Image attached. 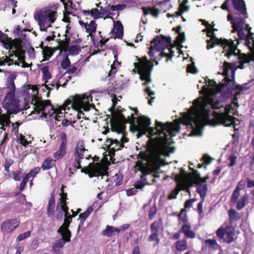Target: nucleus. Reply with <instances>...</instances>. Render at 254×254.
<instances>
[{"mask_svg": "<svg viewBox=\"0 0 254 254\" xmlns=\"http://www.w3.org/2000/svg\"><path fill=\"white\" fill-rule=\"evenodd\" d=\"M157 128L161 127L163 136H158L155 138H151L148 142L147 152H140L138 158L143 161L145 167H160V157L162 155L169 156L170 153L175 150L173 147H169L172 143V137L175 136L176 133L180 130V126L172 123L163 124L161 122H156Z\"/></svg>", "mask_w": 254, "mask_h": 254, "instance_id": "nucleus-1", "label": "nucleus"}, {"mask_svg": "<svg viewBox=\"0 0 254 254\" xmlns=\"http://www.w3.org/2000/svg\"><path fill=\"white\" fill-rule=\"evenodd\" d=\"M222 107L223 103L215 100L212 97L198 98L193 101V106L185 113L184 118L185 124L191 126L193 128L194 126L200 127L203 120L210 123V108L216 110Z\"/></svg>", "mask_w": 254, "mask_h": 254, "instance_id": "nucleus-2", "label": "nucleus"}, {"mask_svg": "<svg viewBox=\"0 0 254 254\" xmlns=\"http://www.w3.org/2000/svg\"><path fill=\"white\" fill-rule=\"evenodd\" d=\"M223 72L222 75L224 76L225 82L217 84L214 80L209 79L207 81L208 86L214 87L218 93H220L226 98H229L235 92V100H237V96L243 94L244 91L249 89L248 83L241 85H236L235 80V68L234 65L227 62H224L223 64Z\"/></svg>", "mask_w": 254, "mask_h": 254, "instance_id": "nucleus-3", "label": "nucleus"}, {"mask_svg": "<svg viewBox=\"0 0 254 254\" xmlns=\"http://www.w3.org/2000/svg\"><path fill=\"white\" fill-rule=\"evenodd\" d=\"M90 101H92V97L91 95H76L74 96H71L65 101L63 105L59 106L53 112V113L55 114L56 120L60 121V119L64 116L63 114L66 113L65 110L67 109L69 110L70 107L78 112L77 118L80 119L81 118L80 114L84 115V114L81 111V109L84 111H88L90 110L91 106L89 103Z\"/></svg>", "mask_w": 254, "mask_h": 254, "instance_id": "nucleus-4", "label": "nucleus"}, {"mask_svg": "<svg viewBox=\"0 0 254 254\" xmlns=\"http://www.w3.org/2000/svg\"><path fill=\"white\" fill-rule=\"evenodd\" d=\"M58 4H55L52 6L42 8L34 17L38 22L40 30L41 31H47L51 24L54 23L58 16Z\"/></svg>", "mask_w": 254, "mask_h": 254, "instance_id": "nucleus-5", "label": "nucleus"}, {"mask_svg": "<svg viewBox=\"0 0 254 254\" xmlns=\"http://www.w3.org/2000/svg\"><path fill=\"white\" fill-rule=\"evenodd\" d=\"M207 33V36L211 37V39L207 40V49L209 50L215 47V45H220L223 49V53L224 56L227 57L228 59H229L230 56L232 55H235L234 46V42L231 39L227 40L226 39H218L217 38L214 31L216 30L215 29L210 28Z\"/></svg>", "mask_w": 254, "mask_h": 254, "instance_id": "nucleus-6", "label": "nucleus"}, {"mask_svg": "<svg viewBox=\"0 0 254 254\" xmlns=\"http://www.w3.org/2000/svg\"><path fill=\"white\" fill-rule=\"evenodd\" d=\"M137 60L138 62L134 63V67L139 74L140 79L145 81L142 85L146 86L151 81L150 75L154 66L153 64L146 56L138 58Z\"/></svg>", "mask_w": 254, "mask_h": 254, "instance_id": "nucleus-7", "label": "nucleus"}, {"mask_svg": "<svg viewBox=\"0 0 254 254\" xmlns=\"http://www.w3.org/2000/svg\"><path fill=\"white\" fill-rule=\"evenodd\" d=\"M137 124L134 126L135 130L138 132V133L140 134H145L148 133L150 135L153 136L157 133L159 136H163V133H160L161 132V127L157 128V125L156 124V127L153 128L150 127V126L151 124L150 119L145 116H142L136 118ZM156 121L155 123L156 124Z\"/></svg>", "mask_w": 254, "mask_h": 254, "instance_id": "nucleus-8", "label": "nucleus"}, {"mask_svg": "<svg viewBox=\"0 0 254 254\" xmlns=\"http://www.w3.org/2000/svg\"><path fill=\"white\" fill-rule=\"evenodd\" d=\"M32 104H33L34 110L31 114H40L42 112V115L47 117L48 115L52 116L56 109L52 105L50 100H40L36 96H33Z\"/></svg>", "mask_w": 254, "mask_h": 254, "instance_id": "nucleus-9", "label": "nucleus"}, {"mask_svg": "<svg viewBox=\"0 0 254 254\" xmlns=\"http://www.w3.org/2000/svg\"><path fill=\"white\" fill-rule=\"evenodd\" d=\"M16 78V75L14 74H10L7 77L6 81L7 93L4 98V101L7 105V108L10 109L15 105L16 100L15 99V93L16 87L14 80Z\"/></svg>", "mask_w": 254, "mask_h": 254, "instance_id": "nucleus-10", "label": "nucleus"}, {"mask_svg": "<svg viewBox=\"0 0 254 254\" xmlns=\"http://www.w3.org/2000/svg\"><path fill=\"white\" fill-rule=\"evenodd\" d=\"M124 111L125 109L120 110L119 107H117L116 112L112 115L110 119V123L112 127H118L121 124H133L135 122L136 118L132 114L126 118L122 113Z\"/></svg>", "mask_w": 254, "mask_h": 254, "instance_id": "nucleus-11", "label": "nucleus"}, {"mask_svg": "<svg viewBox=\"0 0 254 254\" xmlns=\"http://www.w3.org/2000/svg\"><path fill=\"white\" fill-rule=\"evenodd\" d=\"M58 40L59 46L57 48H52L48 46L43 47V42L41 43L40 46L42 49V54L44 60H48L57 50H60V54H61L63 51L66 53L67 52L66 48L70 42L69 39L65 38V40H62L60 39H58Z\"/></svg>", "mask_w": 254, "mask_h": 254, "instance_id": "nucleus-12", "label": "nucleus"}, {"mask_svg": "<svg viewBox=\"0 0 254 254\" xmlns=\"http://www.w3.org/2000/svg\"><path fill=\"white\" fill-rule=\"evenodd\" d=\"M245 18H243V24L242 26L243 36H240L238 34L239 40H245V45L254 55V33L251 32L252 27L248 24H246L245 27L244 25L245 22Z\"/></svg>", "mask_w": 254, "mask_h": 254, "instance_id": "nucleus-13", "label": "nucleus"}, {"mask_svg": "<svg viewBox=\"0 0 254 254\" xmlns=\"http://www.w3.org/2000/svg\"><path fill=\"white\" fill-rule=\"evenodd\" d=\"M224 109L223 112H217L214 111L212 113V115L214 117V119L210 121V124L214 126L217 125H220L226 120L231 118L232 116L229 115L231 110L232 109V107L231 105H227L225 107L223 106L222 107Z\"/></svg>", "mask_w": 254, "mask_h": 254, "instance_id": "nucleus-14", "label": "nucleus"}, {"mask_svg": "<svg viewBox=\"0 0 254 254\" xmlns=\"http://www.w3.org/2000/svg\"><path fill=\"white\" fill-rule=\"evenodd\" d=\"M88 151V150L85 148L83 142L77 144L74 153V159L73 162V166L76 170L81 168V159L84 158L88 159L91 157L89 155L84 154L85 152Z\"/></svg>", "mask_w": 254, "mask_h": 254, "instance_id": "nucleus-15", "label": "nucleus"}, {"mask_svg": "<svg viewBox=\"0 0 254 254\" xmlns=\"http://www.w3.org/2000/svg\"><path fill=\"white\" fill-rule=\"evenodd\" d=\"M151 44L155 47L157 51H162L166 48L173 47L171 43V38L164 35H158L151 41Z\"/></svg>", "mask_w": 254, "mask_h": 254, "instance_id": "nucleus-16", "label": "nucleus"}, {"mask_svg": "<svg viewBox=\"0 0 254 254\" xmlns=\"http://www.w3.org/2000/svg\"><path fill=\"white\" fill-rule=\"evenodd\" d=\"M90 178L104 176L108 174V168L101 163H89Z\"/></svg>", "mask_w": 254, "mask_h": 254, "instance_id": "nucleus-17", "label": "nucleus"}, {"mask_svg": "<svg viewBox=\"0 0 254 254\" xmlns=\"http://www.w3.org/2000/svg\"><path fill=\"white\" fill-rule=\"evenodd\" d=\"M135 167L138 168V170L141 172L142 175L140 176V180L143 182H146L147 179L146 176L147 175L152 174L158 170H160V167H145L144 163L141 161H137L135 164Z\"/></svg>", "mask_w": 254, "mask_h": 254, "instance_id": "nucleus-18", "label": "nucleus"}, {"mask_svg": "<svg viewBox=\"0 0 254 254\" xmlns=\"http://www.w3.org/2000/svg\"><path fill=\"white\" fill-rule=\"evenodd\" d=\"M105 145L107 149L109 150V154L111 157L114 156L115 152L119 150H121L124 147L125 145L123 143H121L117 139L107 138Z\"/></svg>", "mask_w": 254, "mask_h": 254, "instance_id": "nucleus-19", "label": "nucleus"}, {"mask_svg": "<svg viewBox=\"0 0 254 254\" xmlns=\"http://www.w3.org/2000/svg\"><path fill=\"white\" fill-rule=\"evenodd\" d=\"M61 144L58 150L54 154V157L56 160L62 159L66 153L67 149V136L65 132H62L60 135Z\"/></svg>", "mask_w": 254, "mask_h": 254, "instance_id": "nucleus-20", "label": "nucleus"}, {"mask_svg": "<svg viewBox=\"0 0 254 254\" xmlns=\"http://www.w3.org/2000/svg\"><path fill=\"white\" fill-rule=\"evenodd\" d=\"M227 20L231 22L232 25V33L237 32L240 36H243L242 26L243 24V18L239 17H234L233 15L228 14L227 15Z\"/></svg>", "mask_w": 254, "mask_h": 254, "instance_id": "nucleus-21", "label": "nucleus"}, {"mask_svg": "<svg viewBox=\"0 0 254 254\" xmlns=\"http://www.w3.org/2000/svg\"><path fill=\"white\" fill-rule=\"evenodd\" d=\"M20 224V221L17 219H12L4 221L1 225V230L3 233H8L13 231Z\"/></svg>", "mask_w": 254, "mask_h": 254, "instance_id": "nucleus-22", "label": "nucleus"}, {"mask_svg": "<svg viewBox=\"0 0 254 254\" xmlns=\"http://www.w3.org/2000/svg\"><path fill=\"white\" fill-rule=\"evenodd\" d=\"M160 224L157 221L153 222L150 225V230L151 234L148 238L149 242L155 241L156 245H158L160 242V239L159 238Z\"/></svg>", "mask_w": 254, "mask_h": 254, "instance_id": "nucleus-23", "label": "nucleus"}, {"mask_svg": "<svg viewBox=\"0 0 254 254\" xmlns=\"http://www.w3.org/2000/svg\"><path fill=\"white\" fill-rule=\"evenodd\" d=\"M232 3L234 9L240 15H243L244 18H248L246 5L244 0H232Z\"/></svg>", "mask_w": 254, "mask_h": 254, "instance_id": "nucleus-24", "label": "nucleus"}, {"mask_svg": "<svg viewBox=\"0 0 254 254\" xmlns=\"http://www.w3.org/2000/svg\"><path fill=\"white\" fill-rule=\"evenodd\" d=\"M235 47V55H232L230 56H234L237 60H239V63L247 64L249 63L251 61L254 60V55L251 51L252 55L249 56L245 54H241V51L237 48V45L234 44ZM230 58H229L230 59Z\"/></svg>", "mask_w": 254, "mask_h": 254, "instance_id": "nucleus-25", "label": "nucleus"}, {"mask_svg": "<svg viewBox=\"0 0 254 254\" xmlns=\"http://www.w3.org/2000/svg\"><path fill=\"white\" fill-rule=\"evenodd\" d=\"M23 55H24V52L22 50L20 42L12 40L11 53L9 54V56L11 57L14 55L18 58H22Z\"/></svg>", "mask_w": 254, "mask_h": 254, "instance_id": "nucleus-26", "label": "nucleus"}, {"mask_svg": "<svg viewBox=\"0 0 254 254\" xmlns=\"http://www.w3.org/2000/svg\"><path fill=\"white\" fill-rule=\"evenodd\" d=\"M62 238L58 240L56 243L53 245V248L55 251L59 250L60 248H63L65 245V243L70 241V238L71 235L62 232L60 233Z\"/></svg>", "mask_w": 254, "mask_h": 254, "instance_id": "nucleus-27", "label": "nucleus"}, {"mask_svg": "<svg viewBox=\"0 0 254 254\" xmlns=\"http://www.w3.org/2000/svg\"><path fill=\"white\" fill-rule=\"evenodd\" d=\"M111 33H114L115 38L122 39L124 35L123 26L121 22L118 20L114 22V28Z\"/></svg>", "mask_w": 254, "mask_h": 254, "instance_id": "nucleus-28", "label": "nucleus"}, {"mask_svg": "<svg viewBox=\"0 0 254 254\" xmlns=\"http://www.w3.org/2000/svg\"><path fill=\"white\" fill-rule=\"evenodd\" d=\"M72 218L70 215H67L66 216H64V222L58 230L59 233H62V232L68 234L69 235H71V233L68 228L72 222Z\"/></svg>", "mask_w": 254, "mask_h": 254, "instance_id": "nucleus-29", "label": "nucleus"}, {"mask_svg": "<svg viewBox=\"0 0 254 254\" xmlns=\"http://www.w3.org/2000/svg\"><path fill=\"white\" fill-rule=\"evenodd\" d=\"M79 23L81 25H84L86 32L88 33L90 36H91L92 33H95L96 31L97 25L94 20L91 21L89 24L87 23H84L81 21H79Z\"/></svg>", "mask_w": 254, "mask_h": 254, "instance_id": "nucleus-30", "label": "nucleus"}, {"mask_svg": "<svg viewBox=\"0 0 254 254\" xmlns=\"http://www.w3.org/2000/svg\"><path fill=\"white\" fill-rule=\"evenodd\" d=\"M55 208V199L54 192L51 193V196L49 200L47 209V214L48 217H51L54 214Z\"/></svg>", "mask_w": 254, "mask_h": 254, "instance_id": "nucleus-31", "label": "nucleus"}, {"mask_svg": "<svg viewBox=\"0 0 254 254\" xmlns=\"http://www.w3.org/2000/svg\"><path fill=\"white\" fill-rule=\"evenodd\" d=\"M179 232L184 233L188 238L193 239L195 237V233L191 230L190 226L189 224H184L182 225Z\"/></svg>", "mask_w": 254, "mask_h": 254, "instance_id": "nucleus-32", "label": "nucleus"}, {"mask_svg": "<svg viewBox=\"0 0 254 254\" xmlns=\"http://www.w3.org/2000/svg\"><path fill=\"white\" fill-rule=\"evenodd\" d=\"M240 124V121L233 116L231 118L226 120V122H224L220 125H222L225 127H230L233 125L234 131H238V128H237V126Z\"/></svg>", "mask_w": 254, "mask_h": 254, "instance_id": "nucleus-33", "label": "nucleus"}, {"mask_svg": "<svg viewBox=\"0 0 254 254\" xmlns=\"http://www.w3.org/2000/svg\"><path fill=\"white\" fill-rule=\"evenodd\" d=\"M55 162L56 160H54V159L51 157H48L44 160L41 169L44 171L52 169L55 166Z\"/></svg>", "mask_w": 254, "mask_h": 254, "instance_id": "nucleus-34", "label": "nucleus"}, {"mask_svg": "<svg viewBox=\"0 0 254 254\" xmlns=\"http://www.w3.org/2000/svg\"><path fill=\"white\" fill-rule=\"evenodd\" d=\"M120 230L118 228L113 227L110 225H107L106 229L103 231L102 233L104 236L108 237H111L114 235L116 233H119Z\"/></svg>", "mask_w": 254, "mask_h": 254, "instance_id": "nucleus-35", "label": "nucleus"}, {"mask_svg": "<svg viewBox=\"0 0 254 254\" xmlns=\"http://www.w3.org/2000/svg\"><path fill=\"white\" fill-rule=\"evenodd\" d=\"M192 165L193 163L190 162L189 163V169L192 171V173H189L188 174V177L189 178H190L192 180H194V183H198V179L200 178V174L198 173V172L195 170L193 167H190V165Z\"/></svg>", "mask_w": 254, "mask_h": 254, "instance_id": "nucleus-36", "label": "nucleus"}, {"mask_svg": "<svg viewBox=\"0 0 254 254\" xmlns=\"http://www.w3.org/2000/svg\"><path fill=\"white\" fill-rule=\"evenodd\" d=\"M82 13L86 16L90 14L94 19L102 18V13L97 8H93L91 10H82Z\"/></svg>", "mask_w": 254, "mask_h": 254, "instance_id": "nucleus-37", "label": "nucleus"}, {"mask_svg": "<svg viewBox=\"0 0 254 254\" xmlns=\"http://www.w3.org/2000/svg\"><path fill=\"white\" fill-rule=\"evenodd\" d=\"M195 185H197L196 192L199 194L201 198L204 199L208 190L207 185L206 184L202 185L200 183Z\"/></svg>", "mask_w": 254, "mask_h": 254, "instance_id": "nucleus-38", "label": "nucleus"}, {"mask_svg": "<svg viewBox=\"0 0 254 254\" xmlns=\"http://www.w3.org/2000/svg\"><path fill=\"white\" fill-rule=\"evenodd\" d=\"M141 9L143 12L144 15L150 13L153 16L157 17L160 13V11L158 9L154 8H153L151 7H142Z\"/></svg>", "mask_w": 254, "mask_h": 254, "instance_id": "nucleus-39", "label": "nucleus"}, {"mask_svg": "<svg viewBox=\"0 0 254 254\" xmlns=\"http://www.w3.org/2000/svg\"><path fill=\"white\" fill-rule=\"evenodd\" d=\"M181 187L184 188L183 190H185L188 192H190V188L193 186L194 183V180L189 178L187 181L184 180V182H179Z\"/></svg>", "mask_w": 254, "mask_h": 254, "instance_id": "nucleus-40", "label": "nucleus"}, {"mask_svg": "<svg viewBox=\"0 0 254 254\" xmlns=\"http://www.w3.org/2000/svg\"><path fill=\"white\" fill-rule=\"evenodd\" d=\"M65 187L64 185H62L61 189V192L60 195L61 198L59 199V202L57 204V209L58 210L60 205L67 204L66 199H67V193L64 192V189Z\"/></svg>", "mask_w": 254, "mask_h": 254, "instance_id": "nucleus-41", "label": "nucleus"}, {"mask_svg": "<svg viewBox=\"0 0 254 254\" xmlns=\"http://www.w3.org/2000/svg\"><path fill=\"white\" fill-rule=\"evenodd\" d=\"M248 202V195L245 194L242 195L239 200H237L236 208L238 210L242 209L245 207Z\"/></svg>", "mask_w": 254, "mask_h": 254, "instance_id": "nucleus-42", "label": "nucleus"}, {"mask_svg": "<svg viewBox=\"0 0 254 254\" xmlns=\"http://www.w3.org/2000/svg\"><path fill=\"white\" fill-rule=\"evenodd\" d=\"M60 207L61 210L59 211L56 216L57 220L62 219L64 214V216H66L67 215H70L68 212V207L67 206V204L61 205H60Z\"/></svg>", "mask_w": 254, "mask_h": 254, "instance_id": "nucleus-43", "label": "nucleus"}, {"mask_svg": "<svg viewBox=\"0 0 254 254\" xmlns=\"http://www.w3.org/2000/svg\"><path fill=\"white\" fill-rule=\"evenodd\" d=\"M187 210L185 208L181 209L180 213L178 214L177 217L178 218L179 223L182 222L184 224H186L188 221V218L187 213Z\"/></svg>", "mask_w": 254, "mask_h": 254, "instance_id": "nucleus-44", "label": "nucleus"}, {"mask_svg": "<svg viewBox=\"0 0 254 254\" xmlns=\"http://www.w3.org/2000/svg\"><path fill=\"white\" fill-rule=\"evenodd\" d=\"M184 189L181 188L179 183L177 184L176 188L173 190L168 196V199H173L177 198L178 194L181 190Z\"/></svg>", "mask_w": 254, "mask_h": 254, "instance_id": "nucleus-45", "label": "nucleus"}, {"mask_svg": "<svg viewBox=\"0 0 254 254\" xmlns=\"http://www.w3.org/2000/svg\"><path fill=\"white\" fill-rule=\"evenodd\" d=\"M229 218L230 222L233 221H237L241 219L240 214L235 209H230L228 211Z\"/></svg>", "mask_w": 254, "mask_h": 254, "instance_id": "nucleus-46", "label": "nucleus"}, {"mask_svg": "<svg viewBox=\"0 0 254 254\" xmlns=\"http://www.w3.org/2000/svg\"><path fill=\"white\" fill-rule=\"evenodd\" d=\"M93 211V208L91 206H89L85 211L82 213H80L79 215V220L81 224H83L86 218L90 215Z\"/></svg>", "mask_w": 254, "mask_h": 254, "instance_id": "nucleus-47", "label": "nucleus"}, {"mask_svg": "<svg viewBox=\"0 0 254 254\" xmlns=\"http://www.w3.org/2000/svg\"><path fill=\"white\" fill-rule=\"evenodd\" d=\"M172 48L169 47L168 48L169 53H165L164 52H161L159 53V55L160 58L166 57V62H168L169 60H171L172 58L174 56V51L172 50Z\"/></svg>", "mask_w": 254, "mask_h": 254, "instance_id": "nucleus-48", "label": "nucleus"}, {"mask_svg": "<svg viewBox=\"0 0 254 254\" xmlns=\"http://www.w3.org/2000/svg\"><path fill=\"white\" fill-rule=\"evenodd\" d=\"M68 51L71 55H77L81 51V47L80 45H71Z\"/></svg>", "mask_w": 254, "mask_h": 254, "instance_id": "nucleus-49", "label": "nucleus"}, {"mask_svg": "<svg viewBox=\"0 0 254 254\" xmlns=\"http://www.w3.org/2000/svg\"><path fill=\"white\" fill-rule=\"evenodd\" d=\"M176 249L179 251H184L188 249L187 243L186 241H178L176 243Z\"/></svg>", "mask_w": 254, "mask_h": 254, "instance_id": "nucleus-50", "label": "nucleus"}, {"mask_svg": "<svg viewBox=\"0 0 254 254\" xmlns=\"http://www.w3.org/2000/svg\"><path fill=\"white\" fill-rule=\"evenodd\" d=\"M205 243L208 245L209 248L213 250H216L220 248V246L217 243V242L214 239H206L205 240Z\"/></svg>", "mask_w": 254, "mask_h": 254, "instance_id": "nucleus-51", "label": "nucleus"}, {"mask_svg": "<svg viewBox=\"0 0 254 254\" xmlns=\"http://www.w3.org/2000/svg\"><path fill=\"white\" fill-rule=\"evenodd\" d=\"M226 237L223 240V242L227 244H230L234 241V233L232 231H226L225 234Z\"/></svg>", "mask_w": 254, "mask_h": 254, "instance_id": "nucleus-52", "label": "nucleus"}, {"mask_svg": "<svg viewBox=\"0 0 254 254\" xmlns=\"http://www.w3.org/2000/svg\"><path fill=\"white\" fill-rule=\"evenodd\" d=\"M70 65V62L68 58V55L66 54L61 63V66L64 69H67Z\"/></svg>", "mask_w": 254, "mask_h": 254, "instance_id": "nucleus-53", "label": "nucleus"}, {"mask_svg": "<svg viewBox=\"0 0 254 254\" xmlns=\"http://www.w3.org/2000/svg\"><path fill=\"white\" fill-rule=\"evenodd\" d=\"M240 195V191L234 190L233 193L231 196L230 202L231 204H235L237 202L238 198Z\"/></svg>", "mask_w": 254, "mask_h": 254, "instance_id": "nucleus-54", "label": "nucleus"}, {"mask_svg": "<svg viewBox=\"0 0 254 254\" xmlns=\"http://www.w3.org/2000/svg\"><path fill=\"white\" fill-rule=\"evenodd\" d=\"M42 72L43 74V78L45 80V83L47 82V80L51 78V75L49 72V67L48 66H44L41 69Z\"/></svg>", "mask_w": 254, "mask_h": 254, "instance_id": "nucleus-55", "label": "nucleus"}, {"mask_svg": "<svg viewBox=\"0 0 254 254\" xmlns=\"http://www.w3.org/2000/svg\"><path fill=\"white\" fill-rule=\"evenodd\" d=\"M14 163V160L10 158H6L3 163L4 170L9 173L10 172L9 168Z\"/></svg>", "mask_w": 254, "mask_h": 254, "instance_id": "nucleus-56", "label": "nucleus"}, {"mask_svg": "<svg viewBox=\"0 0 254 254\" xmlns=\"http://www.w3.org/2000/svg\"><path fill=\"white\" fill-rule=\"evenodd\" d=\"M226 230L225 228L222 227H220L218 229L216 232V234L217 237L220 239H222L224 240V236L226 233Z\"/></svg>", "mask_w": 254, "mask_h": 254, "instance_id": "nucleus-57", "label": "nucleus"}, {"mask_svg": "<svg viewBox=\"0 0 254 254\" xmlns=\"http://www.w3.org/2000/svg\"><path fill=\"white\" fill-rule=\"evenodd\" d=\"M31 231H28L27 232H25L22 234H20L17 238H16V242H21L25 239L29 237L31 235Z\"/></svg>", "mask_w": 254, "mask_h": 254, "instance_id": "nucleus-58", "label": "nucleus"}, {"mask_svg": "<svg viewBox=\"0 0 254 254\" xmlns=\"http://www.w3.org/2000/svg\"><path fill=\"white\" fill-rule=\"evenodd\" d=\"M127 5L125 4H119L112 5L110 7L109 11H120L126 8Z\"/></svg>", "mask_w": 254, "mask_h": 254, "instance_id": "nucleus-59", "label": "nucleus"}, {"mask_svg": "<svg viewBox=\"0 0 254 254\" xmlns=\"http://www.w3.org/2000/svg\"><path fill=\"white\" fill-rule=\"evenodd\" d=\"M148 182H143L142 181H137L134 184V187L136 189L142 190L146 185H149Z\"/></svg>", "mask_w": 254, "mask_h": 254, "instance_id": "nucleus-60", "label": "nucleus"}, {"mask_svg": "<svg viewBox=\"0 0 254 254\" xmlns=\"http://www.w3.org/2000/svg\"><path fill=\"white\" fill-rule=\"evenodd\" d=\"M213 159L211 158L210 156H209L208 155L204 154L202 157V159H201V160H202L205 163V165H206L209 164L212 162ZM206 166H205L204 168L206 169Z\"/></svg>", "mask_w": 254, "mask_h": 254, "instance_id": "nucleus-61", "label": "nucleus"}, {"mask_svg": "<svg viewBox=\"0 0 254 254\" xmlns=\"http://www.w3.org/2000/svg\"><path fill=\"white\" fill-rule=\"evenodd\" d=\"M10 119V115L7 113L0 115V124L4 125V123Z\"/></svg>", "mask_w": 254, "mask_h": 254, "instance_id": "nucleus-62", "label": "nucleus"}, {"mask_svg": "<svg viewBox=\"0 0 254 254\" xmlns=\"http://www.w3.org/2000/svg\"><path fill=\"white\" fill-rule=\"evenodd\" d=\"M13 60L12 59L5 56V58L3 60H1L0 61V65H4L5 64H7L8 65H10L13 63Z\"/></svg>", "mask_w": 254, "mask_h": 254, "instance_id": "nucleus-63", "label": "nucleus"}, {"mask_svg": "<svg viewBox=\"0 0 254 254\" xmlns=\"http://www.w3.org/2000/svg\"><path fill=\"white\" fill-rule=\"evenodd\" d=\"M41 170V168L39 167H36L31 170L29 172L31 175V176L33 179L36 176V175L40 172Z\"/></svg>", "mask_w": 254, "mask_h": 254, "instance_id": "nucleus-64", "label": "nucleus"}]
</instances>
